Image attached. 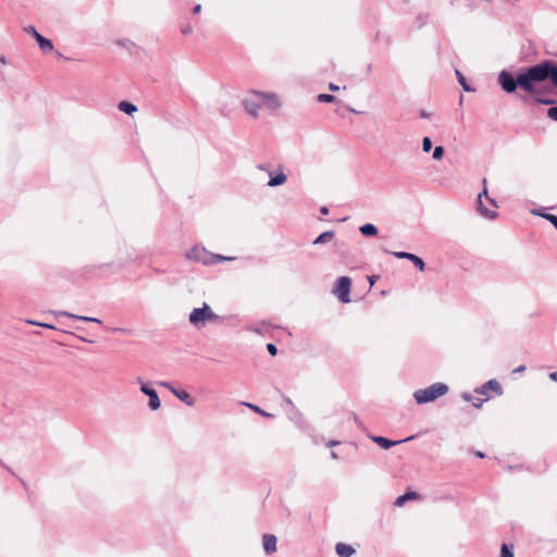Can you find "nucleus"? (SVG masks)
Returning <instances> with one entry per match:
<instances>
[{"label":"nucleus","instance_id":"obj_1","mask_svg":"<svg viewBox=\"0 0 557 557\" xmlns=\"http://www.w3.org/2000/svg\"><path fill=\"white\" fill-rule=\"evenodd\" d=\"M555 63L550 60L524 69L515 78L509 72L502 71L498 75V83L503 90L512 94L518 87L529 94L535 92V84L543 83L548 78L553 82Z\"/></svg>","mask_w":557,"mask_h":557},{"label":"nucleus","instance_id":"obj_2","mask_svg":"<svg viewBox=\"0 0 557 557\" xmlns=\"http://www.w3.org/2000/svg\"><path fill=\"white\" fill-rule=\"evenodd\" d=\"M448 393V386L445 383L437 382L425 388L417 389L413 398L417 404L423 405L438 399Z\"/></svg>","mask_w":557,"mask_h":557},{"label":"nucleus","instance_id":"obj_3","mask_svg":"<svg viewBox=\"0 0 557 557\" xmlns=\"http://www.w3.org/2000/svg\"><path fill=\"white\" fill-rule=\"evenodd\" d=\"M187 259L202 263V264H214L219 261L224 260H233L232 257H224L222 255H216L208 251L206 248L201 246H194L188 252L186 253Z\"/></svg>","mask_w":557,"mask_h":557},{"label":"nucleus","instance_id":"obj_4","mask_svg":"<svg viewBox=\"0 0 557 557\" xmlns=\"http://www.w3.org/2000/svg\"><path fill=\"white\" fill-rule=\"evenodd\" d=\"M220 317L213 312L208 304H203L200 308H195L188 317V321L196 327H201L208 322H216Z\"/></svg>","mask_w":557,"mask_h":557},{"label":"nucleus","instance_id":"obj_5","mask_svg":"<svg viewBox=\"0 0 557 557\" xmlns=\"http://www.w3.org/2000/svg\"><path fill=\"white\" fill-rule=\"evenodd\" d=\"M496 201L488 196L486 187L478 196L476 209L479 213L486 219H495L497 216Z\"/></svg>","mask_w":557,"mask_h":557},{"label":"nucleus","instance_id":"obj_6","mask_svg":"<svg viewBox=\"0 0 557 557\" xmlns=\"http://www.w3.org/2000/svg\"><path fill=\"white\" fill-rule=\"evenodd\" d=\"M242 103L248 114H250L253 117H257L259 115V110L262 107V101L259 96V91L251 90L249 91L242 100Z\"/></svg>","mask_w":557,"mask_h":557},{"label":"nucleus","instance_id":"obj_7","mask_svg":"<svg viewBox=\"0 0 557 557\" xmlns=\"http://www.w3.org/2000/svg\"><path fill=\"white\" fill-rule=\"evenodd\" d=\"M351 287V280L348 276H341L335 285L334 293L343 304L350 301L349 293Z\"/></svg>","mask_w":557,"mask_h":557},{"label":"nucleus","instance_id":"obj_8","mask_svg":"<svg viewBox=\"0 0 557 557\" xmlns=\"http://www.w3.org/2000/svg\"><path fill=\"white\" fill-rule=\"evenodd\" d=\"M262 107L269 110L275 111L281 108L282 103L278 96L274 92H262L259 91Z\"/></svg>","mask_w":557,"mask_h":557},{"label":"nucleus","instance_id":"obj_9","mask_svg":"<svg viewBox=\"0 0 557 557\" xmlns=\"http://www.w3.org/2000/svg\"><path fill=\"white\" fill-rule=\"evenodd\" d=\"M140 391L149 397L148 406L151 410L154 411L161 407V401L156 389H153L148 383H143Z\"/></svg>","mask_w":557,"mask_h":557},{"label":"nucleus","instance_id":"obj_10","mask_svg":"<svg viewBox=\"0 0 557 557\" xmlns=\"http://www.w3.org/2000/svg\"><path fill=\"white\" fill-rule=\"evenodd\" d=\"M25 30L34 36L44 52H51L53 50L52 41L41 36L34 26H28Z\"/></svg>","mask_w":557,"mask_h":557},{"label":"nucleus","instance_id":"obj_11","mask_svg":"<svg viewBox=\"0 0 557 557\" xmlns=\"http://www.w3.org/2000/svg\"><path fill=\"white\" fill-rule=\"evenodd\" d=\"M488 391H493L497 395H502L503 394L502 385L496 380L487 381L481 387L476 388L475 393L485 396V399L487 400L490 398Z\"/></svg>","mask_w":557,"mask_h":557},{"label":"nucleus","instance_id":"obj_12","mask_svg":"<svg viewBox=\"0 0 557 557\" xmlns=\"http://www.w3.org/2000/svg\"><path fill=\"white\" fill-rule=\"evenodd\" d=\"M413 435L412 436H409L405 440H401V441H392V440H388L386 437H383V436H371V440L376 443L377 445H380L382 448L384 449H388L391 447H394L396 446L397 444H400V443H404V442H409L411 440H413Z\"/></svg>","mask_w":557,"mask_h":557},{"label":"nucleus","instance_id":"obj_13","mask_svg":"<svg viewBox=\"0 0 557 557\" xmlns=\"http://www.w3.org/2000/svg\"><path fill=\"white\" fill-rule=\"evenodd\" d=\"M277 539L273 534H264L262 537V546L267 555H272L276 552Z\"/></svg>","mask_w":557,"mask_h":557},{"label":"nucleus","instance_id":"obj_14","mask_svg":"<svg viewBox=\"0 0 557 557\" xmlns=\"http://www.w3.org/2000/svg\"><path fill=\"white\" fill-rule=\"evenodd\" d=\"M55 315L57 317H67V318H71V319H74V320H77V321L95 322V323H98V324L102 323L101 320H99L97 318L86 317V315H78V314H74V313L67 312V311H57Z\"/></svg>","mask_w":557,"mask_h":557},{"label":"nucleus","instance_id":"obj_15","mask_svg":"<svg viewBox=\"0 0 557 557\" xmlns=\"http://www.w3.org/2000/svg\"><path fill=\"white\" fill-rule=\"evenodd\" d=\"M286 181H287V176L284 173L283 168L280 165L277 173L274 174V177H270V180L268 182V186L269 187H277V186L285 184Z\"/></svg>","mask_w":557,"mask_h":557},{"label":"nucleus","instance_id":"obj_16","mask_svg":"<svg viewBox=\"0 0 557 557\" xmlns=\"http://www.w3.org/2000/svg\"><path fill=\"white\" fill-rule=\"evenodd\" d=\"M173 395L177 397L181 401L186 404L187 406H194L195 405V398L185 389L176 388L173 389Z\"/></svg>","mask_w":557,"mask_h":557},{"label":"nucleus","instance_id":"obj_17","mask_svg":"<svg viewBox=\"0 0 557 557\" xmlns=\"http://www.w3.org/2000/svg\"><path fill=\"white\" fill-rule=\"evenodd\" d=\"M335 550L339 557H351L356 552L351 545L345 543H337Z\"/></svg>","mask_w":557,"mask_h":557},{"label":"nucleus","instance_id":"obj_18","mask_svg":"<svg viewBox=\"0 0 557 557\" xmlns=\"http://www.w3.org/2000/svg\"><path fill=\"white\" fill-rule=\"evenodd\" d=\"M418 498V494L416 492H408L404 495H400L396 498L394 505L397 506V507H401L404 506L408 500H411V499H417Z\"/></svg>","mask_w":557,"mask_h":557},{"label":"nucleus","instance_id":"obj_19","mask_svg":"<svg viewBox=\"0 0 557 557\" xmlns=\"http://www.w3.org/2000/svg\"><path fill=\"white\" fill-rule=\"evenodd\" d=\"M359 231L364 236H375L377 234V227L371 223L361 225Z\"/></svg>","mask_w":557,"mask_h":557},{"label":"nucleus","instance_id":"obj_20","mask_svg":"<svg viewBox=\"0 0 557 557\" xmlns=\"http://www.w3.org/2000/svg\"><path fill=\"white\" fill-rule=\"evenodd\" d=\"M334 238V232L327 231L320 234L314 240L313 245H321L331 242Z\"/></svg>","mask_w":557,"mask_h":557},{"label":"nucleus","instance_id":"obj_21","mask_svg":"<svg viewBox=\"0 0 557 557\" xmlns=\"http://www.w3.org/2000/svg\"><path fill=\"white\" fill-rule=\"evenodd\" d=\"M119 110L126 114H133L137 111V107L128 101H121L117 106Z\"/></svg>","mask_w":557,"mask_h":557},{"label":"nucleus","instance_id":"obj_22","mask_svg":"<svg viewBox=\"0 0 557 557\" xmlns=\"http://www.w3.org/2000/svg\"><path fill=\"white\" fill-rule=\"evenodd\" d=\"M499 557H515L513 554V545L511 544H503L500 548V556Z\"/></svg>","mask_w":557,"mask_h":557},{"label":"nucleus","instance_id":"obj_23","mask_svg":"<svg viewBox=\"0 0 557 557\" xmlns=\"http://www.w3.org/2000/svg\"><path fill=\"white\" fill-rule=\"evenodd\" d=\"M499 557H515L513 554V545L511 544H503L500 548V556Z\"/></svg>","mask_w":557,"mask_h":557},{"label":"nucleus","instance_id":"obj_24","mask_svg":"<svg viewBox=\"0 0 557 557\" xmlns=\"http://www.w3.org/2000/svg\"><path fill=\"white\" fill-rule=\"evenodd\" d=\"M499 557H515L513 554V545L511 544H503L500 548V556Z\"/></svg>","mask_w":557,"mask_h":557},{"label":"nucleus","instance_id":"obj_25","mask_svg":"<svg viewBox=\"0 0 557 557\" xmlns=\"http://www.w3.org/2000/svg\"><path fill=\"white\" fill-rule=\"evenodd\" d=\"M462 398L466 400V401H471L472 405L476 408H480L482 406V404L486 400L485 398L482 399V398H473L470 394L468 393H465L462 394Z\"/></svg>","mask_w":557,"mask_h":557},{"label":"nucleus","instance_id":"obj_26","mask_svg":"<svg viewBox=\"0 0 557 557\" xmlns=\"http://www.w3.org/2000/svg\"><path fill=\"white\" fill-rule=\"evenodd\" d=\"M410 261L417 267L420 271H423L425 269L424 261L417 255H413L412 258H410Z\"/></svg>","mask_w":557,"mask_h":557},{"label":"nucleus","instance_id":"obj_27","mask_svg":"<svg viewBox=\"0 0 557 557\" xmlns=\"http://www.w3.org/2000/svg\"><path fill=\"white\" fill-rule=\"evenodd\" d=\"M319 102H334L336 101V97L330 94H320L317 97Z\"/></svg>","mask_w":557,"mask_h":557},{"label":"nucleus","instance_id":"obj_28","mask_svg":"<svg viewBox=\"0 0 557 557\" xmlns=\"http://www.w3.org/2000/svg\"><path fill=\"white\" fill-rule=\"evenodd\" d=\"M397 259H407L410 261V258L413 257V253L406 251H394L392 252Z\"/></svg>","mask_w":557,"mask_h":557},{"label":"nucleus","instance_id":"obj_29","mask_svg":"<svg viewBox=\"0 0 557 557\" xmlns=\"http://www.w3.org/2000/svg\"><path fill=\"white\" fill-rule=\"evenodd\" d=\"M456 75L458 76V82L460 83V85L462 86V88H463L466 91H471L472 89L467 85V83H466V78L463 77V75H462L459 71H456Z\"/></svg>","mask_w":557,"mask_h":557},{"label":"nucleus","instance_id":"obj_30","mask_svg":"<svg viewBox=\"0 0 557 557\" xmlns=\"http://www.w3.org/2000/svg\"><path fill=\"white\" fill-rule=\"evenodd\" d=\"M443 156H444V148L442 146L435 147V149L433 151V159L440 160L443 158Z\"/></svg>","mask_w":557,"mask_h":557},{"label":"nucleus","instance_id":"obj_31","mask_svg":"<svg viewBox=\"0 0 557 557\" xmlns=\"http://www.w3.org/2000/svg\"><path fill=\"white\" fill-rule=\"evenodd\" d=\"M432 149V141L429 137H424L422 140V150L429 152Z\"/></svg>","mask_w":557,"mask_h":557},{"label":"nucleus","instance_id":"obj_32","mask_svg":"<svg viewBox=\"0 0 557 557\" xmlns=\"http://www.w3.org/2000/svg\"><path fill=\"white\" fill-rule=\"evenodd\" d=\"M181 32L183 35H190L194 32V29L190 23H187L181 27Z\"/></svg>","mask_w":557,"mask_h":557},{"label":"nucleus","instance_id":"obj_33","mask_svg":"<svg viewBox=\"0 0 557 557\" xmlns=\"http://www.w3.org/2000/svg\"><path fill=\"white\" fill-rule=\"evenodd\" d=\"M547 116L554 121H557V107H552L547 110Z\"/></svg>","mask_w":557,"mask_h":557},{"label":"nucleus","instance_id":"obj_34","mask_svg":"<svg viewBox=\"0 0 557 557\" xmlns=\"http://www.w3.org/2000/svg\"><path fill=\"white\" fill-rule=\"evenodd\" d=\"M546 220H548L555 227L557 226V216L554 214H545L543 215Z\"/></svg>","mask_w":557,"mask_h":557},{"label":"nucleus","instance_id":"obj_35","mask_svg":"<svg viewBox=\"0 0 557 557\" xmlns=\"http://www.w3.org/2000/svg\"><path fill=\"white\" fill-rule=\"evenodd\" d=\"M267 349L271 356H275L277 354V348L274 344H268Z\"/></svg>","mask_w":557,"mask_h":557},{"label":"nucleus","instance_id":"obj_36","mask_svg":"<svg viewBox=\"0 0 557 557\" xmlns=\"http://www.w3.org/2000/svg\"><path fill=\"white\" fill-rule=\"evenodd\" d=\"M30 324H35V325H39V326H42V327H46V329H51V330H54L55 327L49 323H38V322H34V321H29Z\"/></svg>","mask_w":557,"mask_h":557},{"label":"nucleus","instance_id":"obj_37","mask_svg":"<svg viewBox=\"0 0 557 557\" xmlns=\"http://www.w3.org/2000/svg\"><path fill=\"white\" fill-rule=\"evenodd\" d=\"M159 384H160L161 386H164V387H166L168 389H170L172 394H173V389H176V388H175L171 383H169V382H160Z\"/></svg>","mask_w":557,"mask_h":557},{"label":"nucleus","instance_id":"obj_38","mask_svg":"<svg viewBox=\"0 0 557 557\" xmlns=\"http://www.w3.org/2000/svg\"><path fill=\"white\" fill-rule=\"evenodd\" d=\"M159 384H160L161 386H164V387H166L168 389H170L172 394H173V389H176V388H175L171 383H169V382H160Z\"/></svg>","mask_w":557,"mask_h":557},{"label":"nucleus","instance_id":"obj_39","mask_svg":"<svg viewBox=\"0 0 557 557\" xmlns=\"http://www.w3.org/2000/svg\"><path fill=\"white\" fill-rule=\"evenodd\" d=\"M537 102L543 103V104H553L555 102V100H553V99H537Z\"/></svg>","mask_w":557,"mask_h":557},{"label":"nucleus","instance_id":"obj_40","mask_svg":"<svg viewBox=\"0 0 557 557\" xmlns=\"http://www.w3.org/2000/svg\"><path fill=\"white\" fill-rule=\"evenodd\" d=\"M553 84L557 87V65L555 64V70L553 74Z\"/></svg>","mask_w":557,"mask_h":557},{"label":"nucleus","instance_id":"obj_41","mask_svg":"<svg viewBox=\"0 0 557 557\" xmlns=\"http://www.w3.org/2000/svg\"><path fill=\"white\" fill-rule=\"evenodd\" d=\"M201 12V5L200 4H196L193 9V13L194 14H198Z\"/></svg>","mask_w":557,"mask_h":557},{"label":"nucleus","instance_id":"obj_42","mask_svg":"<svg viewBox=\"0 0 557 557\" xmlns=\"http://www.w3.org/2000/svg\"><path fill=\"white\" fill-rule=\"evenodd\" d=\"M329 89H330V90H332V91H337V90L339 89V86H337V85H335V84L331 83V84L329 85Z\"/></svg>","mask_w":557,"mask_h":557},{"label":"nucleus","instance_id":"obj_43","mask_svg":"<svg viewBox=\"0 0 557 557\" xmlns=\"http://www.w3.org/2000/svg\"><path fill=\"white\" fill-rule=\"evenodd\" d=\"M525 370V367L524 366H519L518 368H516L513 370V373H520V372H523Z\"/></svg>","mask_w":557,"mask_h":557},{"label":"nucleus","instance_id":"obj_44","mask_svg":"<svg viewBox=\"0 0 557 557\" xmlns=\"http://www.w3.org/2000/svg\"><path fill=\"white\" fill-rule=\"evenodd\" d=\"M549 379H550L552 381L557 382V372H552V373H549Z\"/></svg>","mask_w":557,"mask_h":557},{"label":"nucleus","instance_id":"obj_45","mask_svg":"<svg viewBox=\"0 0 557 557\" xmlns=\"http://www.w3.org/2000/svg\"><path fill=\"white\" fill-rule=\"evenodd\" d=\"M338 444H339V442H338V441H334V440H332V441H330V442L327 443V446L333 447V446H336V445H338Z\"/></svg>","mask_w":557,"mask_h":557},{"label":"nucleus","instance_id":"obj_46","mask_svg":"<svg viewBox=\"0 0 557 557\" xmlns=\"http://www.w3.org/2000/svg\"><path fill=\"white\" fill-rule=\"evenodd\" d=\"M257 169L261 170V171H267V165L265 164H259V165H257Z\"/></svg>","mask_w":557,"mask_h":557},{"label":"nucleus","instance_id":"obj_47","mask_svg":"<svg viewBox=\"0 0 557 557\" xmlns=\"http://www.w3.org/2000/svg\"><path fill=\"white\" fill-rule=\"evenodd\" d=\"M320 212H321L322 214H327V213H329V209H327L326 207H322V208L320 209Z\"/></svg>","mask_w":557,"mask_h":557},{"label":"nucleus","instance_id":"obj_48","mask_svg":"<svg viewBox=\"0 0 557 557\" xmlns=\"http://www.w3.org/2000/svg\"><path fill=\"white\" fill-rule=\"evenodd\" d=\"M284 400L287 405L293 406V401L288 397H285Z\"/></svg>","mask_w":557,"mask_h":557},{"label":"nucleus","instance_id":"obj_49","mask_svg":"<svg viewBox=\"0 0 557 557\" xmlns=\"http://www.w3.org/2000/svg\"><path fill=\"white\" fill-rule=\"evenodd\" d=\"M251 407H252L256 411L261 412L262 414L268 416V413L263 412V411H262V410H260L258 407H256V406H251Z\"/></svg>","mask_w":557,"mask_h":557},{"label":"nucleus","instance_id":"obj_50","mask_svg":"<svg viewBox=\"0 0 557 557\" xmlns=\"http://www.w3.org/2000/svg\"><path fill=\"white\" fill-rule=\"evenodd\" d=\"M0 62H1L2 64H7V58H5L4 55H2V57L0 58Z\"/></svg>","mask_w":557,"mask_h":557},{"label":"nucleus","instance_id":"obj_51","mask_svg":"<svg viewBox=\"0 0 557 557\" xmlns=\"http://www.w3.org/2000/svg\"><path fill=\"white\" fill-rule=\"evenodd\" d=\"M331 457H332L333 459H337V458H338V456H337V454H336L335 451H332V453H331Z\"/></svg>","mask_w":557,"mask_h":557},{"label":"nucleus","instance_id":"obj_52","mask_svg":"<svg viewBox=\"0 0 557 557\" xmlns=\"http://www.w3.org/2000/svg\"><path fill=\"white\" fill-rule=\"evenodd\" d=\"M475 455H476L478 457H480V458H483V457H484V455H483L481 451H478Z\"/></svg>","mask_w":557,"mask_h":557}]
</instances>
